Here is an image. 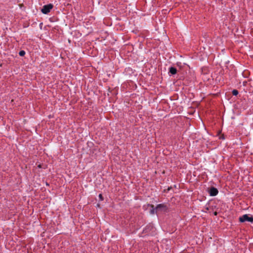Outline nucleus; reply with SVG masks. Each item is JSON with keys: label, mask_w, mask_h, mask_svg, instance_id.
<instances>
[{"label": "nucleus", "mask_w": 253, "mask_h": 253, "mask_svg": "<svg viewBox=\"0 0 253 253\" xmlns=\"http://www.w3.org/2000/svg\"><path fill=\"white\" fill-rule=\"evenodd\" d=\"M99 198H100L101 200H103V197H102V195H101V194H99Z\"/></svg>", "instance_id": "9"}, {"label": "nucleus", "mask_w": 253, "mask_h": 253, "mask_svg": "<svg viewBox=\"0 0 253 253\" xmlns=\"http://www.w3.org/2000/svg\"><path fill=\"white\" fill-rule=\"evenodd\" d=\"M176 72H177V70L175 68L173 67H171L170 68H169V72L171 75H175L176 73Z\"/></svg>", "instance_id": "5"}, {"label": "nucleus", "mask_w": 253, "mask_h": 253, "mask_svg": "<svg viewBox=\"0 0 253 253\" xmlns=\"http://www.w3.org/2000/svg\"><path fill=\"white\" fill-rule=\"evenodd\" d=\"M151 207L152 208V209L150 211V214H154L155 213H157V211H156V208H154V206L153 205H151Z\"/></svg>", "instance_id": "6"}, {"label": "nucleus", "mask_w": 253, "mask_h": 253, "mask_svg": "<svg viewBox=\"0 0 253 253\" xmlns=\"http://www.w3.org/2000/svg\"><path fill=\"white\" fill-rule=\"evenodd\" d=\"M168 208L166 205L164 204H160L157 205L156 207V211H166Z\"/></svg>", "instance_id": "3"}, {"label": "nucleus", "mask_w": 253, "mask_h": 253, "mask_svg": "<svg viewBox=\"0 0 253 253\" xmlns=\"http://www.w3.org/2000/svg\"><path fill=\"white\" fill-rule=\"evenodd\" d=\"M218 190L216 188L211 187L209 191L210 195L211 196H215L218 194Z\"/></svg>", "instance_id": "4"}, {"label": "nucleus", "mask_w": 253, "mask_h": 253, "mask_svg": "<svg viewBox=\"0 0 253 253\" xmlns=\"http://www.w3.org/2000/svg\"><path fill=\"white\" fill-rule=\"evenodd\" d=\"M19 54L20 56H23L25 54V51L24 50H21L19 51Z\"/></svg>", "instance_id": "8"}, {"label": "nucleus", "mask_w": 253, "mask_h": 253, "mask_svg": "<svg viewBox=\"0 0 253 253\" xmlns=\"http://www.w3.org/2000/svg\"><path fill=\"white\" fill-rule=\"evenodd\" d=\"M50 21H53L51 19V18H50Z\"/></svg>", "instance_id": "10"}, {"label": "nucleus", "mask_w": 253, "mask_h": 253, "mask_svg": "<svg viewBox=\"0 0 253 253\" xmlns=\"http://www.w3.org/2000/svg\"><path fill=\"white\" fill-rule=\"evenodd\" d=\"M232 94L233 95L236 96L238 94V91L236 89H234L232 90Z\"/></svg>", "instance_id": "7"}, {"label": "nucleus", "mask_w": 253, "mask_h": 253, "mask_svg": "<svg viewBox=\"0 0 253 253\" xmlns=\"http://www.w3.org/2000/svg\"><path fill=\"white\" fill-rule=\"evenodd\" d=\"M52 8L53 5L52 4L50 3L47 5H45L41 9V11L43 14H47Z\"/></svg>", "instance_id": "2"}, {"label": "nucleus", "mask_w": 253, "mask_h": 253, "mask_svg": "<svg viewBox=\"0 0 253 253\" xmlns=\"http://www.w3.org/2000/svg\"><path fill=\"white\" fill-rule=\"evenodd\" d=\"M239 221L241 222H244L245 221L253 222V217L252 216H249L248 214H244L239 217Z\"/></svg>", "instance_id": "1"}]
</instances>
